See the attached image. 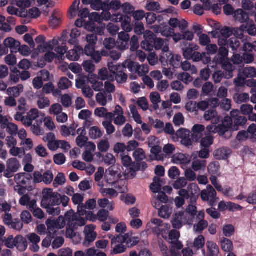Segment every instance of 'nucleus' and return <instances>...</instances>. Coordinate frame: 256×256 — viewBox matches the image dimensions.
<instances>
[{"label":"nucleus","mask_w":256,"mask_h":256,"mask_svg":"<svg viewBox=\"0 0 256 256\" xmlns=\"http://www.w3.org/2000/svg\"><path fill=\"white\" fill-rule=\"evenodd\" d=\"M247 32L250 35L255 36L256 34V26L252 20H250L246 24L241 25L239 28V32Z\"/></svg>","instance_id":"a211bd4d"},{"label":"nucleus","mask_w":256,"mask_h":256,"mask_svg":"<svg viewBox=\"0 0 256 256\" xmlns=\"http://www.w3.org/2000/svg\"><path fill=\"white\" fill-rule=\"evenodd\" d=\"M32 178L30 174L26 173H20L16 174L14 176V180L18 184H26Z\"/></svg>","instance_id":"cd10ccee"},{"label":"nucleus","mask_w":256,"mask_h":256,"mask_svg":"<svg viewBox=\"0 0 256 256\" xmlns=\"http://www.w3.org/2000/svg\"><path fill=\"white\" fill-rule=\"evenodd\" d=\"M42 91L44 93L46 94H49L51 92H53L54 94H58L59 92L58 89L56 90H54V86L52 82H49L44 85H43Z\"/></svg>","instance_id":"79ce46f5"},{"label":"nucleus","mask_w":256,"mask_h":256,"mask_svg":"<svg viewBox=\"0 0 256 256\" xmlns=\"http://www.w3.org/2000/svg\"><path fill=\"white\" fill-rule=\"evenodd\" d=\"M54 46L52 44L51 41L44 42L43 44H40L37 47V50L40 52H44L48 50H52Z\"/></svg>","instance_id":"052dcab7"},{"label":"nucleus","mask_w":256,"mask_h":256,"mask_svg":"<svg viewBox=\"0 0 256 256\" xmlns=\"http://www.w3.org/2000/svg\"><path fill=\"white\" fill-rule=\"evenodd\" d=\"M111 238V246L112 248V254H118L124 252L126 250V246L124 245L126 238L122 237V235L118 234L116 236H109Z\"/></svg>","instance_id":"423d86ee"},{"label":"nucleus","mask_w":256,"mask_h":256,"mask_svg":"<svg viewBox=\"0 0 256 256\" xmlns=\"http://www.w3.org/2000/svg\"><path fill=\"white\" fill-rule=\"evenodd\" d=\"M88 138L85 135H79L76 140V144L80 148L84 146L88 143Z\"/></svg>","instance_id":"69168bd1"},{"label":"nucleus","mask_w":256,"mask_h":256,"mask_svg":"<svg viewBox=\"0 0 256 256\" xmlns=\"http://www.w3.org/2000/svg\"><path fill=\"white\" fill-rule=\"evenodd\" d=\"M170 242L172 244L170 247H176L180 250L182 248L183 245L178 240L180 237V233L176 230H170L168 234Z\"/></svg>","instance_id":"2eb2a0df"},{"label":"nucleus","mask_w":256,"mask_h":256,"mask_svg":"<svg viewBox=\"0 0 256 256\" xmlns=\"http://www.w3.org/2000/svg\"><path fill=\"white\" fill-rule=\"evenodd\" d=\"M65 218L67 223L66 236L70 239L76 233L74 230L78 226H84L86 222L85 218L78 216L72 210L68 211L65 214Z\"/></svg>","instance_id":"f03ea898"},{"label":"nucleus","mask_w":256,"mask_h":256,"mask_svg":"<svg viewBox=\"0 0 256 256\" xmlns=\"http://www.w3.org/2000/svg\"><path fill=\"white\" fill-rule=\"evenodd\" d=\"M173 122L175 126H180L183 124L184 118L182 114L180 112L176 114L174 117Z\"/></svg>","instance_id":"774afa93"},{"label":"nucleus","mask_w":256,"mask_h":256,"mask_svg":"<svg viewBox=\"0 0 256 256\" xmlns=\"http://www.w3.org/2000/svg\"><path fill=\"white\" fill-rule=\"evenodd\" d=\"M60 194L53 192L50 188H46L42 192V198L41 202L42 206L44 208L50 205L60 204Z\"/></svg>","instance_id":"7ed1b4c3"},{"label":"nucleus","mask_w":256,"mask_h":256,"mask_svg":"<svg viewBox=\"0 0 256 256\" xmlns=\"http://www.w3.org/2000/svg\"><path fill=\"white\" fill-rule=\"evenodd\" d=\"M230 116L232 118V131L238 130L240 127L243 128L247 122V118L246 116L242 115L238 110H232L230 112Z\"/></svg>","instance_id":"0eeeda50"},{"label":"nucleus","mask_w":256,"mask_h":256,"mask_svg":"<svg viewBox=\"0 0 256 256\" xmlns=\"http://www.w3.org/2000/svg\"><path fill=\"white\" fill-rule=\"evenodd\" d=\"M174 219L172 221V226L174 228L179 229L182 227V223L186 222L189 225L192 224V220L188 218L186 220V218L188 216V214H184L183 212H180L175 214L174 216Z\"/></svg>","instance_id":"9b49d317"},{"label":"nucleus","mask_w":256,"mask_h":256,"mask_svg":"<svg viewBox=\"0 0 256 256\" xmlns=\"http://www.w3.org/2000/svg\"><path fill=\"white\" fill-rule=\"evenodd\" d=\"M80 4V0H75L69 9V12L70 16L74 18L76 16V10L79 9V5Z\"/></svg>","instance_id":"e2e57ef3"},{"label":"nucleus","mask_w":256,"mask_h":256,"mask_svg":"<svg viewBox=\"0 0 256 256\" xmlns=\"http://www.w3.org/2000/svg\"><path fill=\"white\" fill-rule=\"evenodd\" d=\"M207 247L206 256H218L220 250L218 246L213 241L208 240L206 243Z\"/></svg>","instance_id":"5701e85b"},{"label":"nucleus","mask_w":256,"mask_h":256,"mask_svg":"<svg viewBox=\"0 0 256 256\" xmlns=\"http://www.w3.org/2000/svg\"><path fill=\"white\" fill-rule=\"evenodd\" d=\"M86 40L88 44L83 49V52L89 56L96 51V44L98 42L97 34L92 33L86 34Z\"/></svg>","instance_id":"1a4fd4ad"},{"label":"nucleus","mask_w":256,"mask_h":256,"mask_svg":"<svg viewBox=\"0 0 256 256\" xmlns=\"http://www.w3.org/2000/svg\"><path fill=\"white\" fill-rule=\"evenodd\" d=\"M204 213L203 211L198 212L197 215V219L198 220V222L197 224H194L193 227V230L194 232L201 234L208 226V221L204 220Z\"/></svg>","instance_id":"f8f14e48"},{"label":"nucleus","mask_w":256,"mask_h":256,"mask_svg":"<svg viewBox=\"0 0 256 256\" xmlns=\"http://www.w3.org/2000/svg\"><path fill=\"white\" fill-rule=\"evenodd\" d=\"M108 166L112 164L108 168L107 172L111 176L118 174L121 170H123V174L126 178H132L134 176L136 172L139 170L140 168V161H122L123 166L118 164H113L114 161H104Z\"/></svg>","instance_id":"f257e3e1"},{"label":"nucleus","mask_w":256,"mask_h":256,"mask_svg":"<svg viewBox=\"0 0 256 256\" xmlns=\"http://www.w3.org/2000/svg\"><path fill=\"white\" fill-rule=\"evenodd\" d=\"M153 181L150 184V188L154 193L156 194L160 190L162 186L166 182L164 179L158 176H154Z\"/></svg>","instance_id":"a878e982"},{"label":"nucleus","mask_w":256,"mask_h":256,"mask_svg":"<svg viewBox=\"0 0 256 256\" xmlns=\"http://www.w3.org/2000/svg\"><path fill=\"white\" fill-rule=\"evenodd\" d=\"M66 43H62L60 46L56 47L54 49L55 52L58 55V58H59L64 59V54L67 52L68 48L66 46Z\"/></svg>","instance_id":"3c124183"},{"label":"nucleus","mask_w":256,"mask_h":256,"mask_svg":"<svg viewBox=\"0 0 256 256\" xmlns=\"http://www.w3.org/2000/svg\"><path fill=\"white\" fill-rule=\"evenodd\" d=\"M104 45L105 49L102 50H112L116 46L115 40L114 38H105L104 41Z\"/></svg>","instance_id":"a19ab883"},{"label":"nucleus","mask_w":256,"mask_h":256,"mask_svg":"<svg viewBox=\"0 0 256 256\" xmlns=\"http://www.w3.org/2000/svg\"><path fill=\"white\" fill-rule=\"evenodd\" d=\"M210 156L208 148H202L200 152H194L190 156L178 153L172 157V160H198L199 157L201 158H208Z\"/></svg>","instance_id":"39448f33"},{"label":"nucleus","mask_w":256,"mask_h":256,"mask_svg":"<svg viewBox=\"0 0 256 256\" xmlns=\"http://www.w3.org/2000/svg\"><path fill=\"white\" fill-rule=\"evenodd\" d=\"M46 224L48 228V231L49 236L54 238L56 232L59 230L56 224V222H54V220L48 219L46 220Z\"/></svg>","instance_id":"c85d7f7f"},{"label":"nucleus","mask_w":256,"mask_h":256,"mask_svg":"<svg viewBox=\"0 0 256 256\" xmlns=\"http://www.w3.org/2000/svg\"><path fill=\"white\" fill-rule=\"evenodd\" d=\"M134 30L136 34L141 35L144 33V24L141 22H136L134 24Z\"/></svg>","instance_id":"680f3d73"},{"label":"nucleus","mask_w":256,"mask_h":256,"mask_svg":"<svg viewBox=\"0 0 256 256\" xmlns=\"http://www.w3.org/2000/svg\"><path fill=\"white\" fill-rule=\"evenodd\" d=\"M205 244V238L202 235H200L196 238L193 243V246L196 250L204 248Z\"/></svg>","instance_id":"c03bdc74"},{"label":"nucleus","mask_w":256,"mask_h":256,"mask_svg":"<svg viewBox=\"0 0 256 256\" xmlns=\"http://www.w3.org/2000/svg\"><path fill=\"white\" fill-rule=\"evenodd\" d=\"M122 237L126 238L124 243L126 244L128 247H133L136 246L140 242V238L138 237H130L128 233L122 235Z\"/></svg>","instance_id":"f704fd0d"},{"label":"nucleus","mask_w":256,"mask_h":256,"mask_svg":"<svg viewBox=\"0 0 256 256\" xmlns=\"http://www.w3.org/2000/svg\"><path fill=\"white\" fill-rule=\"evenodd\" d=\"M98 204L100 207L104 208L107 207L108 210H112L114 209V203L113 202H110L108 199L102 198L98 200Z\"/></svg>","instance_id":"e433bc0d"},{"label":"nucleus","mask_w":256,"mask_h":256,"mask_svg":"<svg viewBox=\"0 0 256 256\" xmlns=\"http://www.w3.org/2000/svg\"><path fill=\"white\" fill-rule=\"evenodd\" d=\"M98 75L102 80H114V76H112L111 74H108V71L105 68H104L99 70Z\"/></svg>","instance_id":"13d9d810"},{"label":"nucleus","mask_w":256,"mask_h":256,"mask_svg":"<svg viewBox=\"0 0 256 256\" xmlns=\"http://www.w3.org/2000/svg\"><path fill=\"white\" fill-rule=\"evenodd\" d=\"M134 160H144L146 158L145 152L141 148H138L133 153Z\"/></svg>","instance_id":"338daca9"},{"label":"nucleus","mask_w":256,"mask_h":256,"mask_svg":"<svg viewBox=\"0 0 256 256\" xmlns=\"http://www.w3.org/2000/svg\"><path fill=\"white\" fill-rule=\"evenodd\" d=\"M83 52L82 48L80 46H76L73 50H71L66 52V58L70 61H76L78 60L80 54L83 53Z\"/></svg>","instance_id":"4be33fe9"},{"label":"nucleus","mask_w":256,"mask_h":256,"mask_svg":"<svg viewBox=\"0 0 256 256\" xmlns=\"http://www.w3.org/2000/svg\"><path fill=\"white\" fill-rule=\"evenodd\" d=\"M23 86L22 84H19L18 86L8 88V92L10 95L12 96L13 97L16 98L20 96V92L23 90Z\"/></svg>","instance_id":"a18cd8bd"},{"label":"nucleus","mask_w":256,"mask_h":256,"mask_svg":"<svg viewBox=\"0 0 256 256\" xmlns=\"http://www.w3.org/2000/svg\"><path fill=\"white\" fill-rule=\"evenodd\" d=\"M146 9L148 11H154L157 13L162 12L160 6L158 2H148L146 6Z\"/></svg>","instance_id":"4c0bfd02"},{"label":"nucleus","mask_w":256,"mask_h":256,"mask_svg":"<svg viewBox=\"0 0 256 256\" xmlns=\"http://www.w3.org/2000/svg\"><path fill=\"white\" fill-rule=\"evenodd\" d=\"M172 56H174V55L170 52L168 46H166L162 48L160 60L162 63H166L168 65H169V62L167 60V59L171 58Z\"/></svg>","instance_id":"2f4dec72"},{"label":"nucleus","mask_w":256,"mask_h":256,"mask_svg":"<svg viewBox=\"0 0 256 256\" xmlns=\"http://www.w3.org/2000/svg\"><path fill=\"white\" fill-rule=\"evenodd\" d=\"M19 202L20 205L26 206L31 211L37 206L36 200L34 199L31 200L28 194L23 195L20 199Z\"/></svg>","instance_id":"aec40b11"},{"label":"nucleus","mask_w":256,"mask_h":256,"mask_svg":"<svg viewBox=\"0 0 256 256\" xmlns=\"http://www.w3.org/2000/svg\"><path fill=\"white\" fill-rule=\"evenodd\" d=\"M81 32L78 28H75L72 30L70 34V38L68 40V42L72 45L77 44L76 38L80 35Z\"/></svg>","instance_id":"ea45409f"},{"label":"nucleus","mask_w":256,"mask_h":256,"mask_svg":"<svg viewBox=\"0 0 256 256\" xmlns=\"http://www.w3.org/2000/svg\"><path fill=\"white\" fill-rule=\"evenodd\" d=\"M241 36H234L228 40V48H231L234 54L236 53L240 48V45L243 42Z\"/></svg>","instance_id":"6ab92c4d"},{"label":"nucleus","mask_w":256,"mask_h":256,"mask_svg":"<svg viewBox=\"0 0 256 256\" xmlns=\"http://www.w3.org/2000/svg\"><path fill=\"white\" fill-rule=\"evenodd\" d=\"M84 232L85 239L83 242V245L87 247L89 246L90 243L95 240L97 234L94 232V226H86L84 228Z\"/></svg>","instance_id":"4468645a"},{"label":"nucleus","mask_w":256,"mask_h":256,"mask_svg":"<svg viewBox=\"0 0 256 256\" xmlns=\"http://www.w3.org/2000/svg\"><path fill=\"white\" fill-rule=\"evenodd\" d=\"M187 184V180L184 178H180L174 184V188L176 190H179L185 187Z\"/></svg>","instance_id":"0e129e2a"},{"label":"nucleus","mask_w":256,"mask_h":256,"mask_svg":"<svg viewBox=\"0 0 256 256\" xmlns=\"http://www.w3.org/2000/svg\"><path fill=\"white\" fill-rule=\"evenodd\" d=\"M102 55L104 56H110L114 60H118L121 54L119 52H117L112 50H102Z\"/></svg>","instance_id":"8fccbe9b"},{"label":"nucleus","mask_w":256,"mask_h":256,"mask_svg":"<svg viewBox=\"0 0 256 256\" xmlns=\"http://www.w3.org/2000/svg\"><path fill=\"white\" fill-rule=\"evenodd\" d=\"M90 136L92 139H96L102 136V133L100 129L96 126H92L90 130Z\"/></svg>","instance_id":"864d4df0"},{"label":"nucleus","mask_w":256,"mask_h":256,"mask_svg":"<svg viewBox=\"0 0 256 256\" xmlns=\"http://www.w3.org/2000/svg\"><path fill=\"white\" fill-rule=\"evenodd\" d=\"M239 29L237 28H231L228 27H224L220 31V36H222L224 38H228L232 36V34H233L234 36H242V34H239Z\"/></svg>","instance_id":"bb28decb"},{"label":"nucleus","mask_w":256,"mask_h":256,"mask_svg":"<svg viewBox=\"0 0 256 256\" xmlns=\"http://www.w3.org/2000/svg\"><path fill=\"white\" fill-rule=\"evenodd\" d=\"M144 40L141 42V48L148 52H151L154 50L153 43L154 42V34L150 32L148 35H144Z\"/></svg>","instance_id":"f3484780"},{"label":"nucleus","mask_w":256,"mask_h":256,"mask_svg":"<svg viewBox=\"0 0 256 256\" xmlns=\"http://www.w3.org/2000/svg\"><path fill=\"white\" fill-rule=\"evenodd\" d=\"M241 114L243 116H248V118L252 114H256V112L254 111V108L252 106L248 104H244L240 106Z\"/></svg>","instance_id":"c9c22d12"},{"label":"nucleus","mask_w":256,"mask_h":256,"mask_svg":"<svg viewBox=\"0 0 256 256\" xmlns=\"http://www.w3.org/2000/svg\"><path fill=\"white\" fill-rule=\"evenodd\" d=\"M150 222L152 224L155 226L152 228L153 232L158 234H160V230L159 227L162 226V221L160 219L152 218Z\"/></svg>","instance_id":"5fc2aeb1"},{"label":"nucleus","mask_w":256,"mask_h":256,"mask_svg":"<svg viewBox=\"0 0 256 256\" xmlns=\"http://www.w3.org/2000/svg\"><path fill=\"white\" fill-rule=\"evenodd\" d=\"M62 21L60 17H58L55 14H52L49 20V26L52 28H56L61 24Z\"/></svg>","instance_id":"603ef678"},{"label":"nucleus","mask_w":256,"mask_h":256,"mask_svg":"<svg viewBox=\"0 0 256 256\" xmlns=\"http://www.w3.org/2000/svg\"><path fill=\"white\" fill-rule=\"evenodd\" d=\"M72 84V82L68 78L62 77L60 80L58 86L60 90H64L68 88Z\"/></svg>","instance_id":"37998d69"},{"label":"nucleus","mask_w":256,"mask_h":256,"mask_svg":"<svg viewBox=\"0 0 256 256\" xmlns=\"http://www.w3.org/2000/svg\"><path fill=\"white\" fill-rule=\"evenodd\" d=\"M220 246L222 250L227 252H232L234 248L232 242L224 238L221 239Z\"/></svg>","instance_id":"473e14b6"},{"label":"nucleus","mask_w":256,"mask_h":256,"mask_svg":"<svg viewBox=\"0 0 256 256\" xmlns=\"http://www.w3.org/2000/svg\"><path fill=\"white\" fill-rule=\"evenodd\" d=\"M228 51L227 48L224 46H220L218 54L215 56L214 61L216 64L224 62L226 60H228Z\"/></svg>","instance_id":"b1692460"},{"label":"nucleus","mask_w":256,"mask_h":256,"mask_svg":"<svg viewBox=\"0 0 256 256\" xmlns=\"http://www.w3.org/2000/svg\"><path fill=\"white\" fill-rule=\"evenodd\" d=\"M231 130L224 124H219L215 128V132L219 135L224 136L226 138H229L232 135Z\"/></svg>","instance_id":"c756f323"},{"label":"nucleus","mask_w":256,"mask_h":256,"mask_svg":"<svg viewBox=\"0 0 256 256\" xmlns=\"http://www.w3.org/2000/svg\"><path fill=\"white\" fill-rule=\"evenodd\" d=\"M232 153V150L230 148L222 147L215 150L214 156L216 160H227Z\"/></svg>","instance_id":"dca6fc26"},{"label":"nucleus","mask_w":256,"mask_h":256,"mask_svg":"<svg viewBox=\"0 0 256 256\" xmlns=\"http://www.w3.org/2000/svg\"><path fill=\"white\" fill-rule=\"evenodd\" d=\"M208 170L212 174H218L220 170V166L218 161L212 162L208 166Z\"/></svg>","instance_id":"bf43d9fd"},{"label":"nucleus","mask_w":256,"mask_h":256,"mask_svg":"<svg viewBox=\"0 0 256 256\" xmlns=\"http://www.w3.org/2000/svg\"><path fill=\"white\" fill-rule=\"evenodd\" d=\"M198 46L196 45L190 44L188 47L183 49V56L185 59L192 60L194 62H198L200 58V53L196 51Z\"/></svg>","instance_id":"6e6552de"},{"label":"nucleus","mask_w":256,"mask_h":256,"mask_svg":"<svg viewBox=\"0 0 256 256\" xmlns=\"http://www.w3.org/2000/svg\"><path fill=\"white\" fill-rule=\"evenodd\" d=\"M214 138L212 136H206L200 140V146L202 148L209 149L210 146L212 144Z\"/></svg>","instance_id":"4d7b16f0"},{"label":"nucleus","mask_w":256,"mask_h":256,"mask_svg":"<svg viewBox=\"0 0 256 256\" xmlns=\"http://www.w3.org/2000/svg\"><path fill=\"white\" fill-rule=\"evenodd\" d=\"M108 66L110 72L112 74V76L115 78L118 83L123 84L126 82L128 75L124 70V66H120V64H114L113 62H108Z\"/></svg>","instance_id":"20e7f679"},{"label":"nucleus","mask_w":256,"mask_h":256,"mask_svg":"<svg viewBox=\"0 0 256 256\" xmlns=\"http://www.w3.org/2000/svg\"><path fill=\"white\" fill-rule=\"evenodd\" d=\"M243 75L246 78L256 77V68L252 67H246L243 69Z\"/></svg>","instance_id":"6e6d98bb"},{"label":"nucleus","mask_w":256,"mask_h":256,"mask_svg":"<svg viewBox=\"0 0 256 256\" xmlns=\"http://www.w3.org/2000/svg\"><path fill=\"white\" fill-rule=\"evenodd\" d=\"M16 246L18 250L20 252L26 250L28 248V242L26 239L22 236H16Z\"/></svg>","instance_id":"7c9ffc66"},{"label":"nucleus","mask_w":256,"mask_h":256,"mask_svg":"<svg viewBox=\"0 0 256 256\" xmlns=\"http://www.w3.org/2000/svg\"><path fill=\"white\" fill-rule=\"evenodd\" d=\"M4 48L0 51V54H7L8 52V48H10L12 53H16L18 51L20 42L12 38H8L4 42Z\"/></svg>","instance_id":"9d476101"},{"label":"nucleus","mask_w":256,"mask_h":256,"mask_svg":"<svg viewBox=\"0 0 256 256\" xmlns=\"http://www.w3.org/2000/svg\"><path fill=\"white\" fill-rule=\"evenodd\" d=\"M216 192L214 188L210 185H208L206 188L201 192V198L204 201H208L210 200L211 205L215 202Z\"/></svg>","instance_id":"ddd939ff"},{"label":"nucleus","mask_w":256,"mask_h":256,"mask_svg":"<svg viewBox=\"0 0 256 256\" xmlns=\"http://www.w3.org/2000/svg\"><path fill=\"white\" fill-rule=\"evenodd\" d=\"M172 212L171 208L167 206H162L158 210V216L163 218H168Z\"/></svg>","instance_id":"72a5a7b5"},{"label":"nucleus","mask_w":256,"mask_h":256,"mask_svg":"<svg viewBox=\"0 0 256 256\" xmlns=\"http://www.w3.org/2000/svg\"><path fill=\"white\" fill-rule=\"evenodd\" d=\"M249 94L246 93L236 94L234 96V100L238 104L246 102L249 100Z\"/></svg>","instance_id":"de8ad7c7"},{"label":"nucleus","mask_w":256,"mask_h":256,"mask_svg":"<svg viewBox=\"0 0 256 256\" xmlns=\"http://www.w3.org/2000/svg\"><path fill=\"white\" fill-rule=\"evenodd\" d=\"M44 208L46 210L47 212L50 215L58 216L60 213V208L58 205H50Z\"/></svg>","instance_id":"09e8293b"},{"label":"nucleus","mask_w":256,"mask_h":256,"mask_svg":"<svg viewBox=\"0 0 256 256\" xmlns=\"http://www.w3.org/2000/svg\"><path fill=\"white\" fill-rule=\"evenodd\" d=\"M216 65H221L222 69L225 71V78L229 79L233 76V71L235 66L230 62L229 60H226L224 62L216 63Z\"/></svg>","instance_id":"412c9836"},{"label":"nucleus","mask_w":256,"mask_h":256,"mask_svg":"<svg viewBox=\"0 0 256 256\" xmlns=\"http://www.w3.org/2000/svg\"><path fill=\"white\" fill-rule=\"evenodd\" d=\"M234 17L236 20L242 23V24H246L250 20L248 14L242 9L235 10Z\"/></svg>","instance_id":"393cba45"},{"label":"nucleus","mask_w":256,"mask_h":256,"mask_svg":"<svg viewBox=\"0 0 256 256\" xmlns=\"http://www.w3.org/2000/svg\"><path fill=\"white\" fill-rule=\"evenodd\" d=\"M182 56L179 55H176L168 58L167 60L169 62V65L174 68H178L182 64Z\"/></svg>","instance_id":"58836bf2"},{"label":"nucleus","mask_w":256,"mask_h":256,"mask_svg":"<svg viewBox=\"0 0 256 256\" xmlns=\"http://www.w3.org/2000/svg\"><path fill=\"white\" fill-rule=\"evenodd\" d=\"M66 181L64 175L62 173H58L54 180L53 186L55 188H58V186L64 184Z\"/></svg>","instance_id":"49530a36"}]
</instances>
